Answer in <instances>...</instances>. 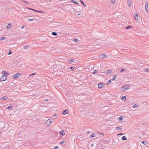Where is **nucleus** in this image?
<instances>
[{"label": "nucleus", "mask_w": 149, "mask_h": 149, "mask_svg": "<svg viewBox=\"0 0 149 149\" xmlns=\"http://www.w3.org/2000/svg\"><path fill=\"white\" fill-rule=\"evenodd\" d=\"M129 88L130 86L129 85H125L122 87L121 90L123 92L128 89Z\"/></svg>", "instance_id": "obj_1"}, {"label": "nucleus", "mask_w": 149, "mask_h": 149, "mask_svg": "<svg viewBox=\"0 0 149 149\" xmlns=\"http://www.w3.org/2000/svg\"><path fill=\"white\" fill-rule=\"evenodd\" d=\"M21 74L19 73H17L15 74H14L12 76V77L14 79H17L19 77Z\"/></svg>", "instance_id": "obj_2"}, {"label": "nucleus", "mask_w": 149, "mask_h": 149, "mask_svg": "<svg viewBox=\"0 0 149 149\" xmlns=\"http://www.w3.org/2000/svg\"><path fill=\"white\" fill-rule=\"evenodd\" d=\"M7 78V77L6 75H3L0 78V81H3L6 80Z\"/></svg>", "instance_id": "obj_3"}, {"label": "nucleus", "mask_w": 149, "mask_h": 149, "mask_svg": "<svg viewBox=\"0 0 149 149\" xmlns=\"http://www.w3.org/2000/svg\"><path fill=\"white\" fill-rule=\"evenodd\" d=\"M53 119H49L47 120V125L49 126L53 122Z\"/></svg>", "instance_id": "obj_4"}, {"label": "nucleus", "mask_w": 149, "mask_h": 149, "mask_svg": "<svg viewBox=\"0 0 149 149\" xmlns=\"http://www.w3.org/2000/svg\"><path fill=\"white\" fill-rule=\"evenodd\" d=\"M59 133L62 136H63L65 133V131L64 130H62V131H60Z\"/></svg>", "instance_id": "obj_5"}, {"label": "nucleus", "mask_w": 149, "mask_h": 149, "mask_svg": "<svg viewBox=\"0 0 149 149\" xmlns=\"http://www.w3.org/2000/svg\"><path fill=\"white\" fill-rule=\"evenodd\" d=\"M7 98L8 97L6 96H4L1 97L0 98V100H1L4 101L6 100Z\"/></svg>", "instance_id": "obj_6"}, {"label": "nucleus", "mask_w": 149, "mask_h": 149, "mask_svg": "<svg viewBox=\"0 0 149 149\" xmlns=\"http://www.w3.org/2000/svg\"><path fill=\"white\" fill-rule=\"evenodd\" d=\"M107 56L106 54H102L100 56V58L102 59H104L107 57Z\"/></svg>", "instance_id": "obj_7"}, {"label": "nucleus", "mask_w": 149, "mask_h": 149, "mask_svg": "<svg viewBox=\"0 0 149 149\" xmlns=\"http://www.w3.org/2000/svg\"><path fill=\"white\" fill-rule=\"evenodd\" d=\"M127 2H128V6L129 7H131V5H132V2H131V1L128 0Z\"/></svg>", "instance_id": "obj_8"}, {"label": "nucleus", "mask_w": 149, "mask_h": 149, "mask_svg": "<svg viewBox=\"0 0 149 149\" xmlns=\"http://www.w3.org/2000/svg\"><path fill=\"white\" fill-rule=\"evenodd\" d=\"M148 3H146V6H145V9L146 10V12H148V10H147L148 8Z\"/></svg>", "instance_id": "obj_9"}, {"label": "nucleus", "mask_w": 149, "mask_h": 149, "mask_svg": "<svg viewBox=\"0 0 149 149\" xmlns=\"http://www.w3.org/2000/svg\"><path fill=\"white\" fill-rule=\"evenodd\" d=\"M68 113V111L67 109H65L63 111V114L65 115Z\"/></svg>", "instance_id": "obj_10"}, {"label": "nucleus", "mask_w": 149, "mask_h": 149, "mask_svg": "<svg viewBox=\"0 0 149 149\" xmlns=\"http://www.w3.org/2000/svg\"><path fill=\"white\" fill-rule=\"evenodd\" d=\"M104 84H98V87L100 88H102L104 86Z\"/></svg>", "instance_id": "obj_11"}, {"label": "nucleus", "mask_w": 149, "mask_h": 149, "mask_svg": "<svg viewBox=\"0 0 149 149\" xmlns=\"http://www.w3.org/2000/svg\"><path fill=\"white\" fill-rule=\"evenodd\" d=\"M121 139L122 140L125 141L127 139V138L125 136H123L122 137Z\"/></svg>", "instance_id": "obj_12"}, {"label": "nucleus", "mask_w": 149, "mask_h": 149, "mask_svg": "<svg viewBox=\"0 0 149 149\" xmlns=\"http://www.w3.org/2000/svg\"><path fill=\"white\" fill-rule=\"evenodd\" d=\"M121 99L124 101H125L126 100V97L125 96H123L121 97Z\"/></svg>", "instance_id": "obj_13"}, {"label": "nucleus", "mask_w": 149, "mask_h": 149, "mask_svg": "<svg viewBox=\"0 0 149 149\" xmlns=\"http://www.w3.org/2000/svg\"><path fill=\"white\" fill-rule=\"evenodd\" d=\"M134 18H135V19L136 20H137L139 18L138 17V16L137 14L136 15H134Z\"/></svg>", "instance_id": "obj_14"}, {"label": "nucleus", "mask_w": 149, "mask_h": 149, "mask_svg": "<svg viewBox=\"0 0 149 149\" xmlns=\"http://www.w3.org/2000/svg\"><path fill=\"white\" fill-rule=\"evenodd\" d=\"M52 35L53 36H56L57 35V34L55 32H53L52 33Z\"/></svg>", "instance_id": "obj_15"}, {"label": "nucleus", "mask_w": 149, "mask_h": 149, "mask_svg": "<svg viewBox=\"0 0 149 149\" xmlns=\"http://www.w3.org/2000/svg\"><path fill=\"white\" fill-rule=\"evenodd\" d=\"M11 26V25L10 24V23H9L8 24V26H7V29H9V28H10Z\"/></svg>", "instance_id": "obj_16"}, {"label": "nucleus", "mask_w": 149, "mask_h": 149, "mask_svg": "<svg viewBox=\"0 0 149 149\" xmlns=\"http://www.w3.org/2000/svg\"><path fill=\"white\" fill-rule=\"evenodd\" d=\"M116 77H117L116 75H115L113 77V78L112 79V80H115L116 79Z\"/></svg>", "instance_id": "obj_17"}, {"label": "nucleus", "mask_w": 149, "mask_h": 149, "mask_svg": "<svg viewBox=\"0 0 149 149\" xmlns=\"http://www.w3.org/2000/svg\"><path fill=\"white\" fill-rule=\"evenodd\" d=\"M6 39V38L4 37H3L0 38V40L1 41L3 40Z\"/></svg>", "instance_id": "obj_18"}, {"label": "nucleus", "mask_w": 149, "mask_h": 149, "mask_svg": "<svg viewBox=\"0 0 149 149\" xmlns=\"http://www.w3.org/2000/svg\"><path fill=\"white\" fill-rule=\"evenodd\" d=\"M29 47V46L28 45H26L24 47V49H28Z\"/></svg>", "instance_id": "obj_19"}, {"label": "nucleus", "mask_w": 149, "mask_h": 149, "mask_svg": "<svg viewBox=\"0 0 149 149\" xmlns=\"http://www.w3.org/2000/svg\"><path fill=\"white\" fill-rule=\"evenodd\" d=\"M12 107H13V106L12 105H10V106L8 107H7V109H11L12 108Z\"/></svg>", "instance_id": "obj_20"}, {"label": "nucleus", "mask_w": 149, "mask_h": 149, "mask_svg": "<svg viewBox=\"0 0 149 149\" xmlns=\"http://www.w3.org/2000/svg\"><path fill=\"white\" fill-rule=\"evenodd\" d=\"M137 106H138V105L137 104H135L133 105V108H135L137 107Z\"/></svg>", "instance_id": "obj_21"}, {"label": "nucleus", "mask_w": 149, "mask_h": 149, "mask_svg": "<svg viewBox=\"0 0 149 149\" xmlns=\"http://www.w3.org/2000/svg\"><path fill=\"white\" fill-rule=\"evenodd\" d=\"M71 1L73 3L77 4H79V3L77 2L74 1L73 0H71Z\"/></svg>", "instance_id": "obj_22"}, {"label": "nucleus", "mask_w": 149, "mask_h": 149, "mask_svg": "<svg viewBox=\"0 0 149 149\" xmlns=\"http://www.w3.org/2000/svg\"><path fill=\"white\" fill-rule=\"evenodd\" d=\"M111 72V70H108L107 72V74H109Z\"/></svg>", "instance_id": "obj_23"}, {"label": "nucleus", "mask_w": 149, "mask_h": 149, "mask_svg": "<svg viewBox=\"0 0 149 149\" xmlns=\"http://www.w3.org/2000/svg\"><path fill=\"white\" fill-rule=\"evenodd\" d=\"M132 26H128L126 28V29H130V28H131V27H132Z\"/></svg>", "instance_id": "obj_24"}, {"label": "nucleus", "mask_w": 149, "mask_h": 149, "mask_svg": "<svg viewBox=\"0 0 149 149\" xmlns=\"http://www.w3.org/2000/svg\"><path fill=\"white\" fill-rule=\"evenodd\" d=\"M80 1L82 3V4L84 6H86V5L84 4V2L83 1L80 0Z\"/></svg>", "instance_id": "obj_25"}, {"label": "nucleus", "mask_w": 149, "mask_h": 149, "mask_svg": "<svg viewBox=\"0 0 149 149\" xmlns=\"http://www.w3.org/2000/svg\"><path fill=\"white\" fill-rule=\"evenodd\" d=\"M141 143L143 144H144V145H146V142L145 141H142L141 142Z\"/></svg>", "instance_id": "obj_26"}, {"label": "nucleus", "mask_w": 149, "mask_h": 149, "mask_svg": "<svg viewBox=\"0 0 149 149\" xmlns=\"http://www.w3.org/2000/svg\"><path fill=\"white\" fill-rule=\"evenodd\" d=\"M6 72L4 70H3L2 71V74H6Z\"/></svg>", "instance_id": "obj_27"}, {"label": "nucleus", "mask_w": 149, "mask_h": 149, "mask_svg": "<svg viewBox=\"0 0 149 149\" xmlns=\"http://www.w3.org/2000/svg\"><path fill=\"white\" fill-rule=\"evenodd\" d=\"M12 53V52L11 51V50H9V52L8 53V54L9 55H10Z\"/></svg>", "instance_id": "obj_28"}, {"label": "nucleus", "mask_w": 149, "mask_h": 149, "mask_svg": "<svg viewBox=\"0 0 149 149\" xmlns=\"http://www.w3.org/2000/svg\"><path fill=\"white\" fill-rule=\"evenodd\" d=\"M111 80H110L107 82V84H110L111 83Z\"/></svg>", "instance_id": "obj_29"}, {"label": "nucleus", "mask_w": 149, "mask_h": 149, "mask_svg": "<svg viewBox=\"0 0 149 149\" xmlns=\"http://www.w3.org/2000/svg\"><path fill=\"white\" fill-rule=\"evenodd\" d=\"M35 20V19H28V20L29 21H33V20Z\"/></svg>", "instance_id": "obj_30"}, {"label": "nucleus", "mask_w": 149, "mask_h": 149, "mask_svg": "<svg viewBox=\"0 0 149 149\" xmlns=\"http://www.w3.org/2000/svg\"><path fill=\"white\" fill-rule=\"evenodd\" d=\"M79 40L78 39H74V41L77 42H78Z\"/></svg>", "instance_id": "obj_31"}, {"label": "nucleus", "mask_w": 149, "mask_h": 149, "mask_svg": "<svg viewBox=\"0 0 149 149\" xmlns=\"http://www.w3.org/2000/svg\"><path fill=\"white\" fill-rule=\"evenodd\" d=\"M65 142V141H61L60 143V144H62L63 143H64Z\"/></svg>", "instance_id": "obj_32"}, {"label": "nucleus", "mask_w": 149, "mask_h": 149, "mask_svg": "<svg viewBox=\"0 0 149 149\" xmlns=\"http://www.w3.org/2000/svg\"><path fill=\"white\" fill-rule=\"evenodd\" d=\"M26 8L27 9H29V10H33V9H32V8H28V7H26Z\"/></svg>", "instance_id": "obj_33"}, {"label": "nucleus", "mask_w": 149, "mask_h": 149, "mask_svg": "<svg viewBox=\"0 0 149 149\" xmlns=\"http://www.w3.org/2000/svg\"><path fill=\"white\" fill-rule=\"evenodd\" d=\"M74 61V59H71V60H70V61H69V63L72 62H73V61Z\"/></svg>", "instance_id": "obj_34"}, {"label": "nucleus", "mask_w": 149, "mask_h": 149, "mask_svg": "<svg viewBox=\"0 0 149 149\" xmlns=\"http://www.w3.org/2000/svg\"><path fill=\"white\" fill-rule=\"evenodd\" d=\"M111 2L112 3H115V0H111Z\"/></svg>", "instance_id": "obj_35"}, {"label": "nucleus", "mask_w": 149, "mask_h": 149, "mask_svg": "<svg viewBox=\"0 0 149 149\" xmlns=\"http://www.w3.org/2000/svg\"><path fill=\"white\" fill-rule=\"evenodd\" d=\"M90 136L91 137V138H92L95 137V135L93 134H92Z\"/></svg>", "instance_id": "obj_36"}, {"label": "nucleus", "mask_w": 149, "mask_h": 149, "mask_svg": "<svg viewBox=\"0 0 149 149\" xmlns=\"http://www.w3.org/2000/svg\"><path fill=\"white\" fill-rule=\"evenodd\" d=\"M77 13H79L77 15H81V13H80V12L78 11V12H77Z\"/></svg>", "instance_id": "obj_37"}, {"label": "nucleus", "mask_w": 149, "mask_h": 149, "mask_svg": "<svg viewBox=\"0 0 149 149\" xmlns=\"http://www.w3.org/2000/svg\"><path fill=\"white\" fill-rule=\"evenodd\" d=\"M119 119L121 120H123V118L122 117H119Z\"/></svg>", "instance_id": "obj_38"}, {"label": "nucleus", "mask_w": 149, "mask_h": 149, "mask_svg": "<svg viewBox=\"0 0 149 149\" xmlns=\"http://www.w3.org/2000/svg\"><path fill=\"white\" fill-rule=\"evenodd\" d=\"M96 72H97V70H95L93 72V74H94L96 73Z\"/></svg>", "instance_id": "obj_39"}, {"label": "nucleus", "mask_w": 149, "mask_h": 149, "mask_svg": "<svg viewBox=\"0 0 149 149\" xmlns=\"http://www.w3.org/2000/svg\"><path fill=\"white\" fill-rule=\"evenodd\" d=\"M58 146H55L54 147V149H58Z\"/></svg>", "instance_id": "obj_40"}, {"label": "nucleus", "mask_w": 149, "mask_h": 149, "mask_svg": "<svg viewBox=\"0 0 149 149\" xmlns=\"http://www.w3.org/2000/svg\"><path fill=\"white\" fill-rule=\"evenodd\" d=\"M36 74V73H34L31 74L30 76H32V75H34L35 74Z\"/></svg>", "instance_id": "obj_41"}, {"label": "nucleus", "mask_w": 149, "mask_h": 149, "mask_svg": "<svg viewBox=\"0 0 149 149\" xmlns=\"http://www.w3.org/2000/svg\"><path fill=\"white\" fill-rule=\"evenodd\" d=\"M146 70L147 72L149 71V68H146Z\"/></svg>", "instance_id": "obj_42"}, {"label": "nucleus", "mask_w": 149, "mask_h": 149, "mask_svg": "<svg viewBox=\"0 0 149 149\" xmlns=\"http://www.w3.org/2000/svg\"><path fill=\"white\" fill-rule=\"evenodd\" d=\"M125 70V69L124 68H123L122 69V70H121L120 72H122L123 71H124Z\"/></svg>", "instance_id": "obj_43"}, {"label": "nucleus", "mask_w": 149, "mask_h": 149, "mask_svg": "<svg viewBox=\"0 0 149 149\" xmlns=\"http://www.w3.org/2000/svg\"><path fill=\"white\" fill-rule=\"evenodd\" d=\"M116 128L118 130H120V127H116Z\"/></svg>", "instance_id": "obj_44"}, {"label": "nucleus", "mask_w": 149, "mask_h": 149, "mask_svg": "<svg viewBox=\"0 0 149 149\" xmlns=\"http://www.w3.org/2000/svg\"><path fill=\"white\" fill-rule=\"evenodd\" d=\"M9 74V73H7V72H6V74H5V75H6L7 76V75H8Z\"/></svg>", "instance_id": "obj_45"}, {"label": "nucleus", "mask_w": 149, "mask_h": 149, "mask_svg": "<svg viewBox=\"0 0 149 149\" xmlns=\"http://www.w3.org/2000/svg\"><path fill=\"white\" fill-rule=\"evenodd\" d=\"M70 69L72 70H74V68L73 67H71L70 68Z\"/></svg>", "instance_id": "obj_46"}, {"label": "nucleus", "mask_w": 149, "mask_h": 149, "mask_svg": "<svg viewBox=\"0 0 149 149\" xmlns=\"http://www.w3.org/2000/svg\"><path fill=\"white\" fill-rule=\"evenodd\" d=\"M21 1H22V2H24V3H25L26 2V1H24V0H21Z\"/></svg>", "instance_id": "obj_47"}, {"label": "nucleus", "mask_w": 149, "mask_h": 149, "mask_svg": "<svg viewBox=\"0 0 149 149\" xmlns=\"http://www.w3.org/2000/svg\"><path fill=\"white\" fill-rule=\"evenodd\" d=\"M24 26H23L21 27V29H23L24 27Z\"/></svg>", "instance_id": "obj_48"}, {"label": "nucleus", "mask_w": 149, "mask_h": 149, "mask_svg": "<svg viewBox=\"0 0 149 149\" xmlns=\"http://www.w3.org/2000/svg\"><path fill=\"white\" fill-rule=\"evenodd\" d=\"M25 3H26L28 4H29V2L27 1H26V2Z\"/></svg>", "instance_id": "obj_49"}, {"label": "nucleus", "mask_w": 149, "mask_h": 149, "mask_svg": "<svg viewBox=\"0 0 149 149\" xmlns=\"http://www.w3.org/2000/svg\"><path fill=\"white\" fill-rule=\"evenodd\" d=\"M33 11H35V12H36L37 11V10H35V9H33Z\"/></svg>", "instance_id": "obj_50"}, {"label": "nucleus", "mask_w": 149, "mask_h": 149, "mask_svg": "<svg viewBox=\"0 0 149 149\" xmlns=\"http://www.w3.org/2000/svg\"><path fill=\"white\" fill-rule=\"evenodd\" d=\"M41 12V13H43V12L42 11H40V12Z\"/></svg>", "instance_id": "obj_51"}, {"label": "nucleus", "mask_w": 149, "mask_h": 149, "mask_svg": "<svg viewBox=\"0 0 149 149\" xmlns=\"http://www.w3.org/2000/svg\"><path fill=\"white\" fill-rule=\"evenodd\" d=\"M36 12H40V11H39V10H37V11Z\"/></svg>", "instance_id": "obj_52"}, {"label": "nucleus", "mask_w": 149, "mask_h": 149, "mask_svg": "<svg viewBox=\"0 0 149 149\" xmlns=\"http://www.w3.org/2000/svg\"><path fill=\"white\" fill-rule=\"evenodd\" d=\"M89 132V131L87 132V133H88V134Z\"/></svg>", "instance_id": "obj_53"}, {"label": "nucleus", "mask_w": 149, "mask_h": 149, "mask_svg": "<svg viewBox=\"0 0 149 149\" xmlns=\"http://www.w3.org/2000/svg\"><path fill=\"white\" fill-rule=\"evenodd\" d=\"M102 84V83H99L98 84Z\"/></svg>", "instance_id": "obj_54"}, {"label": "nucleus", "mask_w": 149, "mask_h": 149, "mask_svg": "<svg viewBox=\"0 0 149 149\" xmlns=\"http://www.w3.org/2000/svg\"><path fill=\"white\" fill-rule=\"evenodd\" d=\"M123 134H122V133L120 134V135H123Z\"/></svg>", "instance_id": "obj_55"}, {"label": "nucleus", "mask_w": 149, "mask_h": 149, "mask_svg": "<svg viewBox=\"0 0 149 149\" xmlns=\"http://www.w3.org/2000/svg\"><path fill=\"white\" fill-rule=\"evenodd\" d=\"M93 146V144H92L91 145V146L92 147Z\"/></svg>", "instance_id": "obj_56"}, {"label": "nucleus", "mask_w": 149, "mask_h": 149, "mask_svg": "<svg viewBox=\"0 0 149 149\" xmlns=\"http://www.w3.org/2000/svg\"><path fill=\"white\" fill-rule=\"evenodd\" d=\"M120 135V134H118V136L119 135Z\"/></svg>", "instance_id": "obj_57"}, {"label": "nucleus", "mask_w": 149, "mask_h": 149, "mask_svg": "<svg viewBox=\"0 0 149 149\" xmlns=\"http://www.w3.org/2000/svg\"><path fill=\"white\" fill-rule=\"evenodd\" d=\"M45 100H45H46V101H47V99H46V100Z\"/></svg>", "instance_id": "obj_58"}, {"label": "nucleus", "mask_w": 149, "mask_h": 149, "mask_svg": "<svg viewBox=\"0 0 149 149\" xmlns=\"http://www.w3.org/2000/svg\"><path fill=\"white\" fill-rule=\"evenodd\" d=\"M102 135H104V134H102Z\"/></svg>", "instance_id": "obj_59"}, {"label": "nucleus", "mask_w": 149, "mask_h": 149, "mask_svg": "<svg viewBox=\"0 0 149 149\" xmlns=\"http://www.w3.org/2000/svg\"><path fill=\"white\" fill-rule=\"evenodd\" d=\"M47 123V121L45 122V123Z\"/></svg>", "instance_id": "obj_60"}]
</instances>
